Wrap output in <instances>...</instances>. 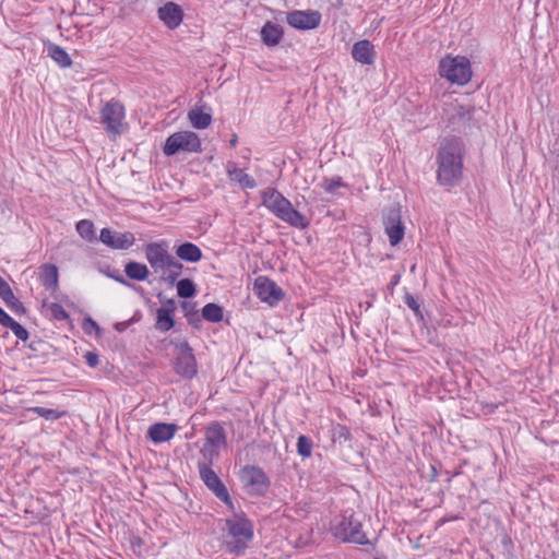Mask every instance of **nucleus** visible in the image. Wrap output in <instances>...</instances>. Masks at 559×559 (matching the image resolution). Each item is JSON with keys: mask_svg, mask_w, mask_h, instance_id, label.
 Segmentation results:
<instances>
[{"mask_svg": "<svg viewBox=\"0 0 559 559\" xmlns=\"http://www.w3.org/2000/svg\"><path fill=\"white\" fill-rule=\"evenodd\" d=\"M373 559H381V558H379V557H376V558H373Z\"/></svg>", "mask_w": 559, "mask_h": 559, "instance_id": "4d7b16f0", "label": "nucleus"}, {"mask_svg": "<svg viewBox=\"0 0 559 559\" xmlns=\"http://www.w3.org/2000/svg\"><path fill=\"white\" fill-rule=\"evenodd\" d=\"M227 174L231 180L239 182L242 188L252 189L257 186L255 180L249 176L243 169L236 167V164L228 162Z\"/></svg>", "mask_w": 559, "mask_h": 559, "instance_id": "b1692460", "label": "nucleus"}, {"mask_svg": "<svg viewBox=\"0 0 559 559\" xmlns=\"http://www.w3.org/2000/svg\"><path fill=\"white\" fill-rule=\"evenodd\" d=\"M217 447L207 444L204 442L203 447L200 450V454L203 457V461H199L198 464H207V466L212 467V464L215 460L218 459L219 452Z\"/></svg>", "mask_w": 559, "mask_h": 559, "instance_id": "f704fd0d", "label": "nucleus"}, {"mask_svg": "<svg viewBox=\"0 0 559 559\" xmlns=\"http://www.w3.org/2000/svg\"><path fill=\"white\" fill-rule=\"evenodd\" d=\"M313 442L312 440L305 436L300 435L297 439V452L302 457H310L312 454Z\"/></svg>", "mask_w": 559, "mask_h": 559, "instance_id": "e433bc0d", "label": "nucleus"}, {"mask_svg": "<svg viewBox=\"0 0 559 559\" xmlns=\"http://www.w3.org/2000/svg\"><path fill=\"white\" fill-rule=\"evenodd\" d=\"M28 412L38 415L39 417L45 418L46 420H58L64 416H67V412L53 409V408H46L41 406H34L29 407Z\"/></svg>", "mask_w": 559, "mask_h": 559, "instance_id": "7c9ffc66", "label": "nucleus"}, {"mask_svg": "<svg viewBox=\"0 0 559 559\" xmlns=\"http://www.w3.org/2000/svg\"><path fill=\"white\" fill-rule=\"evenodd\" d=\"M202 143L199 135L193 131H179L170 134L163 146L166 156H174L180 152L200 153Z\"/></svg>", "mask_w": 559, "mask_h": 559, "instance_id": "423d86ee", "label": "nucleus"}, {"mask_svg": "<svg viewBox=\"0 0 559 559\" xmlns=\"http://www.w3.org/2000/svg\"><path fill=\"white\" fill-rule=\"evenodd\" d=\"M178 426L173 423H155L147 430V438L154 443H162L174 438Z\"/></svg>", "mask_w": 559, "mask_h": 559, "instance_id": "a211bd4d", "label": "nucleus"}, {"mask_svg": "<svg viewBox=\"0 0 559 559\" xmlns=\"http://www.w3.org/2000/svg\"><path fill=\"white\" fill-rule=\"evenodd\" d=\"M352 438L353 436L349 428L344 425L338 424L332 430L333 442H338L342 444L343 442L350 441Z\"/></svg>", "mask_w": 559, "mask_h": 559, "instance_id": "4c0bfd02", "label": "nucleus"}, {"mask_svg": "<svg viewBox=\"0 0 559 559\" xmlns=\"http://www.w3.org/2000/svg\"><path fill=\"white\" fill-rule=\"evenodd\" d=\"M347 185L343 181L342 177L335 176L332 178H324L322 182V188L331 194L336 193L338 188H346Z\"/></svg>", "mask_w": 559, "mask_h": 559, "instance_id": "58836bf2", "label": "nucleus"}, {"mask_svg": "<svg viewBox=\"0 0 559 559\" xmlns=\"http://www.w3.org/2000/svg\"><path fill=\"white\" fill-rule=\"evenodd\" d=\"M431 475H430V481H435L438 477V472L435 466H430Z\"/></svg>", "mask_w": 559, "mask_h": 559, "instance_id": "864d4df0", "label": "nucleus"}, {"mask_svg": "<svg viewBox=\"0 0 559 559\" xmlns=\"http://www.w3.org/2000/svg\"><path fill=\"white\" fill-rule=\"evenodd\" d=\"M102 123L108 133L118 135L122 132L124 107L115 99L107 102L100 111Z\"/></svg>", "mask_w": 559, "mask_h": 559, "instance_id": "9d476101", "label": "nucleus"}, {"mask_svg": "<svg viewBox=\"0 0 559 559\" xmlns=\"http://www.w3.org/2000/svg\"><path fill=\"white\" fill-rule=\"evenodd\" d=\"M237 143H238V136H237V134H236V133H234V134L231 135L230 140H229V145H230L231 147H235V146L237 145Z\"/></svg>", "mask_w": 559, "mask_h": 559, "instance_id": "5fc2aeb1", "label": "nucleus"}, {"mask_svg": "<svg viewBox=\"0 0 559 559\" xmlns=\"http://www.w3.org/2000/svg\"><path fill=\"white\" fill-rule=\"evenodd\" d=\"M108 276L115 280L116 282L120 283L121 285L135 288V286L132 283H130L126 277H123L118 271L109 273Z\"/></svg>", "mask_w": 559, "mask_h": 559, "instance_id": "de8ad7c7", "label": "nucleus"}, {"mask_svg": "<svg viewBox=\"0 0 559 559\" xmlns=\"http://www.w3.org/2000/svg\"><path fill=\"white\" fill-rule=\"evenodd\" d=\"M177 354L174 360L175 372L183 379H192L198 373V364L193 349L187 341L175 344Z\"/></svg>", "mask_w": 559, "mask_h": 559, "instance_id": "6e6552de", "label": "nucleus"}, {"mask_svg": "<svg viewBox=\"0 0 559 559\" xmlns=\"http://www.w3.org/2000/svg\"><path fill=\"white\" fill-rule=\"evenodd\" d=\"M204 442L217 448L226 447V431L219 421H212L206 426Z\"/></svg>", "mask_w": 559, "mask_h": 559, "instance_id": "412c9836", "label": "nucleus"}, {"mask_svg": "<svg viewBox=\"0 0 559 559\" xmlns=\"http://www.w3.org/2000/svg\"><path fill=\"white\" fill-rule=\"evenodd\" d=\"M174 314L166 309H157L156 310V330L160 332H167L175 326Z\"/></svg>", "mask_w": 559, "mask_h": 559, "instance_id": "c85d7f7f", "label": "nucleus"}, {"mask_svg": "<svg viewBox=\"0 0 559 559\" xmlns=\"http://www.w3.org/2000/svg\"><path fill=\"white\" fill-rule=\"evenodd\" d=\"M403 300H404V304L409 309H412V311L414 312L417 321L418 322H424L425 318H424V313H423V310H421L423 301L418 297H415L414 295H412L408 292L405 293V295L403 297Z\"/></svg>", "mask_w": 559, "mask_h": 559, "instance_id": "473e14b6", "label": "nucleus"}, {"mask_svg": "<svg viewBox=\"0 0 559 559\" xmlns=\"http://www.w3.org/2000/svg\"><path fill=\"white\" fill-rule=\"evenodd\" d=\"M321 20L322 15L317 10H294L286 15L288 25L300 31H310L319 27Z\"/></svg>", "mask_w": 559, "mask_h": 559, "instance_id": "4468645a", "label": "nucleus"}, {"mask_svg": "<svg viewBox=\"0 0 559 559\" xmlns=\"http://www.w3.org/2000/svg\"><path fill=\"white\" fill-rule=\"evenodd\" d=\"M199 475L204 485L230 509H234L233 500L224 483L221 480L216 472L207 466V464H198Z\"/></svg>", "mask_w": 559, "mask_h": 559, "instance_id": "9b49d317", "label": "nucleus"}, {"mask_svg": "<svg viewBox=\"0 0 559 559\" xmlns=\"http://www.w3.org/2000/svg\"><path fill=\"white\" fill-rule=\"evenodd\" d=\"M58 267L55 264L46 263L40 267V281L47 290H55L58 287Z\"/></svg>", "mask_w": 559, "mask_h": 559, "instance_id": "393cba45", "label": "nucleus"}, {"mask_svg": "<svg viewBox=\"0 0 559 559\" xmlns=\"http://www.w3.org/2000/svg\"><path fill=\"white\" fill-rule=\"evenodd\" d=\"M362 524L354 518V514H343L340 521L332 527L333 536L343 543H353L358 545L369 544V539L362 532Z\"/></svg>", "mask_w": 559, "mask_h": 559, "instance_id": "39448f33", "label": "nucleus"}, {"mask_svg": "<svg viewBox=\"0 0 559 559\" xmlns=\"http://www.w3.org/2000/svg\"><path fill=\"white\" fill-rule=\"evenodd\" d=\"M124 273L129 280L145 281L150 275L147 266L136 261H130L124 265Z\"/></svg>", "mask_w": 559, "mask_h": 559, "instance_id": "cd10ccee", "label": "nucleus"}, {"mask_svg": "<svg viewBox=\"0 0 559 559\" xmlns=\"http://www.w3.org/2000/svg\"><path fill=\"white\" fill-rule=\"evenodd\" d=\"M45 345V342L40 338H37V340H33L28 345L27 347L32 350V352H38L40 350V348Z\"/></svg>", "mask_w": 559, "mask_h": 559, "instance_id": "3c124183", "label": "nucleus"}, {"mask_svg": "<svg viewBox=\"0 0 559 559\" xmlns=\"http://www.w3.org/2000/svg\"><path fill=\"white\" fill-rule=\"evenodd\" d=\"M188 118L192 127L199 130L207 128L212 122L211 110L204 111L203 107L192 108L188 112Z\"/></svg>", "mask_w": 559, "mask_h": 559, "instance_id": "a878e982", "label": "nucleus"}, {"mask_svg": "<svg viewBox=\"0 0 559 559\" xmlns=\"http://www.w3.org/2000/svg\"><path fill=\"white\" fill-rule=\"evenodd\" d=\"M253 292L260 300L270 306L277 305L284 298L283 289L267 276H258L253 284Z\"/></svg>", "mask_w": 559, "mask_h": 559, "instance_id": "f8f14e48", "label": "nucleus"}, {"mask_svg": "<svg viewBox=\"0 0 559 559\" xmlns=\"http://www.w3.org/2000/svg\"><path fill=\"white\" fill-rule=\"evenodd\" d=\"M0 325L10 329L13 334L22 342H27L29 338L28 331L22 324L15 321L11 316H9L1 307Z\"/></svg>", "mask_w": 559, "mask_h": 559, "instance_id": "4be33fe9", "label": "nucleus"}, {"mask_svg": "<svg viewBox=\"0 0 559 559\" xmlns=\"http://www.w3.org/2000/svg\"><path fill=\"white\" fill-rule=\"evenodd\" d=\"M84 358L87 366L91 368H96L99 365V356L95 352H86Z\"/></svg>", "mask_w": 559, "mask_h": 559, "instance_id": "a18cd8bd", "label": "nucleus"}, {"mask_svg": "<svg viewBox=\"0 0 559 559\" xmlns=\"http://www.w3.org/2000/svg\"><path fill=\"white\" fill-rule=\"evenodd\" d=\"M439 73L451 83L464 85L472 78L471 62L466 57H445L440 60Z\"/></svg>", "mask_w": 559, "mask_h": 559, "instance_id": "20e7f679", "label": "nucleus"}, {"mask_svg": "<svg viewBox=\"0 0 559 559\" xmlns=\"http://www.w3.org/2000/svg\"><path fill=\"white\" fill-rule=\"evenodd\" d=\"M177 294L180 298L188 299L192 298L197 294V287L192 280L182 278L176 284Z\"/></svg>", "mask_w": 559, "mask_h": 559, "instance_id": "72a5a7b5", "label": "nucleus"}, {"mask_svg": "<svg viewBox=\"0 0 559 559\" xmlns=\"http://www.w3.org/2000/svg\"><path fill=\"white\" fill-rule=\"evenodd\" d=\"M260 35L261 40L265 46L274 47L277 46L283 39L284 28L280 24L267 21L262 26Z\"/></svg>", "mask_w": 559, "mask_h": 559, "instance_id": "aec40b11", "label": "nucleus"}, {"mask_svg": "<svg viewBox=\"0 0 559 559\" xmlns=\"http://www.w3.org/2000/svg\"><path fill=\"white\" fill-rule=\"evenodd\" d=\"M226 538L224 549L235 557H242L254 538L253 522L245 512L235 513L225 520Z\"/></svg>", "mask_w": 559, "mask_h": 559, "instance_id": "f03ea898", "label": "nucleus"}, {"mask_svg": "<svg viewBox=\"0 0 559 559\" xmlns=\"http://www.w3.org/2000/svg\"><path fill=\"white\" fill-rule=\"evenodd\" d=\"M82 329L85 332V334L90 335L92 332L95 331V333L98 335L100 332V328L97 324L95 320H93L91 317H87L83 320Z\"/></svg>", "mask_w": 559, "mask_h": 559, "instance_id": "79ce46f5", "label": "nucleus"}, {"mask_svg": "<svg viewBox=\"0 0 559 559\" xmlns=\"http://www.w3.org/2000/svg\"><path fill=\"white\" fill-rule=\"evenodd\" d=\"M475 114V107L472 105L457 104L453 107V112L448 118V126L454 130H462L469 126Z\"/></svg>", "mask_w": 559, "mask_h": 559, "instance_id": "f3484780", "label": "nucleus"}, {"mask_svg": "<svg viewBox=\"0 0 559 559\" xmlns=\"http://www.w3.org/2000/svg\"><path fill=\"white\" fill-rule=\"evenodd\" d=\"M223 307L215 302H209L202 308V318L209 322H221L223 320Z\"/></svg>", "mask_w": 559, "mask_h": 559, "instance_id": "c756f323", "label": "nucleus"}, {"mask_svg": "<svg viewBox=\"0 0 559 559\" xmlns=\"http://www.w3.org/2000/svg\"><path fill=\"white\" fill-rule=\"evenodd\" d=\"M144 253L151 267L157 272H166V266L171 262L174 257L168 252L166 242H150L144 246Z\"/></svg>", "mask_w": 559, "mask_h": 559, "instance_id": "ddd939ff", "label": "nucleus"}, {"mask_svg": "<svg viewBox=\"0 0 559 559\" xmlns=\"http://www.w3.org/2000/svg\"><path fill=\"white\" fill-rule=\"evenodd\" d=\"M187 321L190 325L195 329H199L201 325V317L198 310L192 311L190 314L186 316Z\"/></svg>", "mask_w": 559, "mask_h": 559, "instance_id": "49530a36", "label": "nucleus"}, {"mask_svg": "<svg viewBox=\"0 0 559 559\" xmlns=\"http://www.w3.org/2000/svg\"><path fill=\"white\" fill-rule=\"evenodd\" d=\"M384 233L389 237L390 245L395 247L404 238L405 226L402 222V211L400 205H393L383 211Z\"/></svg>", "mask_w": 559, "mask_h": 559, "instance_id": "1a4fd4ad", "label": "nucleus"}, {"mask_svg": "<svg viewBox=\"0 0 559 559\" xmlns=\"http://www.w3.org/2000/svg\"><path fill=\"white\" fill-rule=\"evenodd\" d=\"M49 310H50V312H51V316H52L56 320L62 321V320H67V319H69V314H68V312L64 310V308H63L60 304L52 302V304L49 306Z\"/></svg>", "mask_w": 559, "mask_h": 559, "instance_id": "a19ab883", "label": "nucleus"}, {"mask_svg": "<svg viewBox=\"0 0 559 559\" xmlns=\"http://www.w3.org/2000/svg\"><path fill=\"white\" fill-rule=\"evenodd\" d=\"M181 308H182V311L185 313V317L190 314L192 311L197 310L195 309V302H191V301H182L181 302Z\"/></svg>", "mask_w": 559, "mask_h": 559, "instance_id": "8fccbe9b", "label": "nucleus"}, {"mask_svg": "<svg viewBox=\"0 0 559 559\" xmlns=\"http://www.w3.org/2000/svg\"><path fill=\"white\" fill-rule=\"evenodd\" d=\"M76 231L79 235L88 242L97 240L95 235V227L92 221L81 219L76 223Z\"/></svg>", "mask_w": 559, "mask_h": 559, "instance_id": "2f4dec72", "label": "nucleus"}, {"mask_svg": "<svg viewBox=\"0 0 559 559\" xmlns=\"http://www.w3.org/2000/svg\"><path fill=\"white\" fill-rule=\"evenodd\" d=\"M464 154L462 138L450 135L443 139L436 155V178L439 186L450 190L461 183Z\"/></svg>", "mask_w": 559, "mask_h": 559, "instance_id": "f257e3e1", "label": "nucleus"}, {"mask_svg": "<svg viewBox=\"0 0 559 559\" xmlns=\"http://www.w3.org/2000/svg\"><path fill=\"white\" fill-rule=\"evenodd\" d=\"M47 56L50 57L59 67L68 68L72 60L68 52L57 44L49 43L46 47Z\"/></svg>", "mask_w": 559, "mask_h": 559, "instance_id": "bb28decb", "label": "nucleus"}, {"mask_svg": "<svg viewBox=\"0 0 559 559\" xmlns=\"http://www.w3.org/2000/svg\"><path fill=\"white\" fill-rule=\"evenodd\" d=\"M487 407H488L487 413H492V412H493V409L496 408V406H487Z\"/></svg>", "mask_w": 559, "mask_h": 559, "instance_id": "6e6d98bb", "label": "nucleus"}, {"mask_svg": "<svg viewBox=\"0 0 559 559\" xmlns=\"http://www.w3.org/2000/svg\"><path fill=\"white\" fill-rule=\"evenodd\" d=\"M139 319L133 317L130 320L117 322L115 323L114 328L117 332L122 333L124 332L133 322H136Z\"/></svg>", "mask_w": 559, "mask_h": 559, "instance_id": "09e8293b", "label": "nucleus"}, {"mask_svg": "<svg viewBox=\"0 0 559 559\" xmlns=\"http://www.w3.org/2000/svg\"><path fill=\"white\" fill-rule=\"evenodd\" d=\"M240 478L253 497H263L270 489L271 480L266 473L257 465H246L240 469Z\"/></svg>", "mask_w": 559, "mask_h": 559, "instance_id": "0eeeda50", "label": "nucleus"}, {"mask_svg": "<svg viewBox=\"0 0 559 559\" xmlns=\"http://www.w3.org/2000/svg\"><path fill=\"white\" fill-rule=\"evenodd\" d=\"M157 15L168 28L175 29L181 24L185 13L179 4L169 1L158 8Z\"/></svg>", "mask_w": 559, "mask_h": 559, "instance_id": "dca6fc26", "label": "nucleus"}, {"mask_svg": "<svg viewBox=\"0 0 559 559\" xmlns=\"http://www.w3.org/2000/svg\"><path fill=\"white\" fill-rule=\"evenodd\" d=\"M400 278H401V275H400V274H395V275H393V276H392V278H391L390 285H391L392 287H393V286H395V285H397V284H399V282H400Z\"/></svg>", "mask_w": 559, "mask_h": 559, "instance_id": "603ef678", "label": "nucleus"}, {"mask_svg": "<svg viewBox=\"0 0 559 559\" xmlns=\"http://www.w3.org/2000/svg\"><path fill=\"white\" fill-rule=\"evenodd\" d=\"M13 290L10 285L7 283L4 278L0 276V298L2 301H5L8 298H11L13 295Z\"/></svg>", "mask_w": 559, "mask_h": 559, "instance_id": "c03bdc74", "label": "nucleus"}, {"mask_svg": "<svg viewBox=\"0 0 559 559\" xmlns=\"http://www.w3.org/2000/svg\"><path fill=\"white\" fill-rule=\"evenodd\" d=\"M157 298H158V300L162 304V307H159L158 309H166L169 312L175 313V311L177 309L175 299H173V298H165L162 293H159L157 295Z\"/></svg>", "mask_w": 559, "mask_h": 559, "instance_id": "37998d69", "label": "nucleus"}, {"mask_svg": "<svg viewBox=\"0 0 559 559\" xmlns=\"http://www.w3.org/2000/svg\"><path fill=\"white\" fill-rule=\"evenodd\" d=\"M261 197L262 204L277 218L299 229H305L309 226V221L295 210L290 201L275 188L263 190Z\"/></svg>", "mask_w": 559, "mask_h": 559, "instance_id": "7ed1b4c3", "label": "nucleus"}, {"mask_svg": "<svg viewBox=\"0 0 559 559\" xmlns=\"http://www.w3.org/2000/svg\"><path fill=\"white\" fill-rule=\"evenodd\" d=\"M99 240L114 250H127L135 242V237L131 231L119 233L105 227L100 230Z\"/></svg>", "mask_w": 559, "mask_h": 559, "instance_id": "2eb2a0df", "label": "nucleus"}, {"mask_svg": "<svg viewBox=\"0 0 559 559\" xmlns=\"http://www.w3.org/2000/svg\"><path fill=\"white\" fill-rule=\"evenodd\" d=\"M183 265L177 261L175 258L169 262V264L166 266V272H168L167 276L165 277V281L169 285L177 284L178 277L181 275Z\"/></svg>", "mask_w": 559, "mask_h": 559, "instance_id": "c9c22d12", "label": "nucleus"}, {"mask_svg": "<svg viewBox=\"0 0 559 559\" xmlns=\"http://www.w3.org/2000/svg\"><path fill=\"white\" fill-rule=\"evenodd\" d=\"M3 302L16 316H24L27 312L23 302L14 294Z\"/></svg>", "mask_w": 559, "mask_h": 559, "instance_id": "ea45409f", "label": "nucleus"}, {"mask_svg": "<svg viewBox=\"0 0 559 559\" xmlns=\"http://www.w3.org/2000/svg\"><path fill=\"white\" fill-rule=\"evenodd\" d=\"M176 255L186 262H199L203 254L201 249L192 242H183L176 248Z\"/></svg>", "mask_w": 559, "mask_h": 559, "instance_id": "5701e85b", "label": "nucleus"}, {"mask_svg": "<svg viewBox=\"0 0 559 559\" xmlns=\"http://www.w3.org/2000/svg\"><path fill=\"white\" fill-rule=\"evenodd\" d=\"M376 50L372 43L368 39H362L353 45L352 57L356 62L370 66L374 62Z\"/></svg>", "mask_w": 559, "mask_h": 559, "instance_id": "6ab92c4d", "label": "nucleus"}]
</instances>
